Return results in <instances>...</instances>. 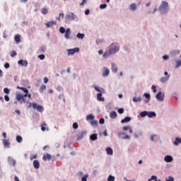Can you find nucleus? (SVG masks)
<instances>
[{"mask_svg": "<svg viewBox=\"0 0 181 181\" xmlns=\"http://www.w3.org/2000/svg\"><path fill=\"white\" fill-rule=\"evenodd\" d=\"M108 51L110 53L115 54V53L119 51V47L118 46V44L115 42L112 43L110 46H109Z\"/></svg>", "mask_w": 181, "mask_h": 181, "instance_id": "f257e3e1", "label": "nucleus"}, {"mask_svg": "<svg viewBox=\"0 0 181 181\" xmlns=\"http://www.w3.org/2000/svg\"><path fill=\"white\" fill-rule=\"evenodd\" d=\"M32 105L33 110H37L38 112H43L45 111V108L42 105H37V103H30V106Z\"/></svg>", "mask_w": 181, "mask_h": 181, "instance_id": "f03ea898", "label": "nucleus"}, {"mask_svg": "<svg viewBox=\"0 0 181 181\" xmlns=\"http://www.w3.org/2000/svg\"><path fill=\"white\" fill-rule=\"evenodd\" d=\"M71 21H74V13H73L66 15L65 17L66 23H69V22H71Z\"/></svg>", "mask_w": 181, "mask_h": 181, "instance_id": "7ed1b4c3", "label": "nucleus"}, {"mask_svg": "<svg viewBox=\"0 0 181 181\" xmlns=\"http://www.w3.org/2000/svg\"><path fill=\"white\" fill-rule=\"evenodd\" d=\"M118 137L120 139H131V137L128 134H127L124 132L119 133L118 134Z\"/></svg>", "mask_w": 181, "mask_h": 181, "instance_id": "20e7f679", "label": "nucleus"}, {"mask_svg": "<svg viewBox=\"0 0 181 181\" xmlns=\"http://www.w3.org/2000/svg\"><path fill=\"white\" fill-rule=\"evenodd\" d=\"M68 52V56H70V54L73 55L74 53H78L80 52V49L78 47L74 48V49H70L67 50Z\"/></svg>", "mask_w": 181, "mask_h": 181, "instance_id": "39448f33", "label": "nucleus"}, {"mask_svg": "<svg viewBox=\"0 0 181 181\" xmlns=\"http://www.w3.org/2000/svg\"><path fill=\"white\" fill-rule=\"evenodd\" d=\"M168 2L166 1H162L160 6V11H165L168 9Z\"/></svg>", "mask_w": 181, "mask_h": 181, "instance_id": "423d86ee", "label": "nucleus"}, {"mask_svg": "<svg viewBox=\"0 0 181 181\" xmlns=\"http://www.w3.org/2000/svg\"><path fill=\"white\" fill-rule=\"evenodd\" d=\"M16 100L20 101L21 103H25V98H23V94L18 93L16 95Z\"/></svg>", "mask_w": 181, "mask_h": 181, "instance_id": "0eeeda50", "label": "nucleus"}, {"mask_svg": "<svg viewBox=\"0 0 181 181\" xmlns=\"http://www.w3.org/2000/svg\"><path fill=\"white\" fill-rule=\"evenodd\" d=\"M156 98L158 101H163V100L165 99V95H163L162 92H159L156 95Z\"/></svg>", "mask_w": 181, "mask_h": 181, "instance_id": "6e6552de", "label": "nucleus"}, {"mask_svg": "<svg viewBox=\"0 0 181 181\" xmlns=\"http://www.w3.org/2000/svg\"><path fill=\"white\" fill-rule=\"evenodd\" d=\"M8 163L9 165H12L13 166H16V160L13 159L12 157H8Z\"/></svg>", "mask_w": 181, "mask_h": 181, "instance_id": "1a4fd4ad", "label": "nucleus"}, {"mask_svg": "<svg viewBox=\"0 0 181 181\" xmlns=\"http://www.w3.org/2000/svg\"><path fill=\"white\" fill-rule=\"evenodd\" d=\"M52 159V155L49 153L44 154L42 157V160L46 162V160H50Z\"/></svg>", "mask_w": 181, "mask_h": 181, "instance_id": "9d476101", "label": "nucleus"}, {"mask_svg": "<svg viewBox=\"0 0 181 181\" xmlns=\"http://www.w3.org/2000/svg\"><path fill=\"white\" fill-rule=\"evenodd\" d=\"M164 160H165V162H167L169 163L172 162V160H173V157H172V156H166L164 158Z\"/></svg>", "mask_w": 181, "mask_h": 181, "instance_id": "9b49d317", "label": "nucleus"}, {"mask_svg": "<svg viewBox=\"0 0 181 181\" xmlns=\"http://www.w3.org/2000/svg\"><path fill=\"white\" fill-rule=\"evenodd\" d=\"M33 166L35 169H39L40 168V163H39V160H35L33 161Z\"/></svg>", "mask_w": 181, "mask_h": 181, "instance_id": "f8f14e48", "label": "nucleus"}, {"mask_svg": "<svg viewBox=\"0 0 181 181\" xmlns=\"http://www.w3.org/2000/svg\"><path fill=\"white\" fill-rule=\"evenodd\" d=\"M112 73H117L118 71V66L115 63H112Z\"/></svg>", "mask_w": 181, "mask_h": 181, "instance_id": "ddd939ff", "label": "nucleus"}, {"mask_svg": "<svg viewBox=\"0 0 181 181\" xmlns=\"http://www.w3.org/2000/svg\"><path fill=\"white\" fill-rule=\"evenodd\" d=\"M71 33V31L70 30V28H67L65 31V37L66 39H70V34Z\"/></svg>", "mask_w": 181, "mask_h": 181, "instance_id": "4468645a", "label": "nucleus"}, {"mask_svg": "<svg viewBox=\"0 0 181 181\" xmlns=\"http://www.w3.org/2000/svg\"><path fill=\"white\" fill-rule=\"evenodd\" d=\"M97 100L98 101H105V99L104 98H103V93H98L97 95Z\"/></svg>", "mask_w": 181, "mask_h": 181, "instance_id": "2eb2a0df", "label": "nucleus"}, {"mask_svg": "<svg viewBox=\"0 0 181 181\" xmlns=\"http://www.w3.org/2000/svg\"><path fill=\"white\" fill-rule=\"evenodd\" d=\"M18 64H21V66H24L25 67L28 66V61H23V60H20L18 61Z\"/></svg>", "mask_w": 181, "mask_h": 181, "instance_id": "dca6fc26", "label": "nucleus"}, {"mask_svg": "<svg viewBox=\"0 0 181 181\" xmlns=\"http://www.w3.org/2000/svg\"><path fill=\"white\" fill-rule=\"evenodd\" d=\"M110 74V69L107 67L105 68V71L103 73V77H107Z\"/></svg>", "mask_w": 181, "mask_h": 181, "instance_id": "f3484780", "label": "nucleus"}, {"mask_svg": "<svg viewBox=\"0 0 181 181\" xmlns=\"http://www.w3.org/2000/svg\"><path fill=\"white\" fill-rule=\"evenodd\" d=\"M98 138V137L97 134H93L92 135L90 136V141H97Z\"/></svg>", "mask_w": 181, "mask_h": 181, "instance_id": "a211bd4d", "label": "nucleus"}, {"mask_svg": "<svg viewBox=\"0 0 181 181\" xmlns=\"http://www.w3.org/2000/svg\"><path fill=\"white\" fill-rule=\"evenodd\" d=\"M111 54H112V53H110V51H106L104 54H103V58L104 59H108V57H110V56H111Z\"/></svg>", "mask_w": 181, "mask_h": 181, "instance_id": "6ab92c4d", "label": "nucleus"}, {"mask_svg": "<svg viewBox=\"0 0 181 181\" xmlns=\"http://www.w3.org/2000/svg\"><path fill=\"white\" fill-rule=\"evenodd\" d=\"M106 152L107 155H112L114 153V151H112V148H111V147L106 148Z\"/></svg>", "mask_w": 181, "mask_h": 181, "instance_id": "aec40b11", "label": "nucleus"}, {"mask_svg": "<svg viewBox=\"0 0 181 181\" xmlns=\"http://www.w3.org/2000/svg\"><path fill=\"white\" fill-rule=\"evenodd\" d=\"M147 117H148V118L156 117V113H155V112H148Z\"/></svg>", "mask_w": 181, "mask_h": 181, "instance_id": "412c9836", "label": "nucleus"}, {"mask_svg": "<svg viewBox=\"0 0 181 181\" xmlns=\"http://www.w3.org/2000/svg\"><path fill=\"white\" fill-rule=\"evenodd\" d=\"M117 117V112L112 111L110 113V117L114 119Z\"/></svg>", "mask_w": 181, "mask_h": 181, "instance_id": "4be33fe9", "label": "nucleus"}, {"mask_svg": "<svg viewBox=\"0 0 181 181\" xmlns=\"http://www.w3.org/2000/svg\"><path fill=\"white\" fill-rule=\"evenodd\" d=\"M168 80H169V76L161 77L160 79V81L161 83H166V81H168Z\"/></svg>", "mask_w": 181, "mask_h": 181, "instance_id": "5701e85b", "label": "nucleus"}, {"mask_svg": "<svg viewBox=\"0 0 181 181\" xmlns=\"http://www.w3.org/2000/svg\"><path fill=\"white\" fill-rule=\"evenodd\" d=\"M53 25H56V22H54V21H51V22H48V23H47L45 24V25H46V27H47V28H51V26H53Z\"/></svg>", "mask_w": 181, "mask_h": 181, "instance_id": "b1692460", "label": "nucleus"}, {"mask_svg": "<svg viewBox=\"0 0 181 181\" xmlns=\"http://www.w3.org/2000/svg\"><path fill=\"white\" fill-rule=\"evenodd\" d=\"M131 121V117H126L124 119L121 120L122 124H124V122H129Z\"/></svg>", "mask_w": 181, "mask_h": 181, "instance_id": "393cba45", "label": "nucleus"}, {"mask_svg": "<svg viewBox=\"0 0 181 181\" xmlns=\"http://www.w3.org/2000/svg\"><path fill=\"white\" fill-rule=\"evenodd\" d=\"M41 13H42V15H47V13H49V10H47V8H43L41 10Z\"/></svg>", "mask_w": 181, "mask_h": 181, "instance_id": "a878e982", "label": "nucleus"}, {"mask_svg": "<svg viewBox=\"0 0 181 181\" xmlns=\"http://www.w3.org/2000/svg\"><path fill=\"white\" fill-rule=\"evenodd\" d=\"M179 144H181V138L177 137L175 139V141H174V145L177 146V145H179Z\"/></svg>", "mask_w": 181, "mask_h": 181, "instance_id": "bb28decb", "label": "nucleus"}, {"mask_svg": "<svg viewBox=\"0 0 181 181\" xmlns=\"http://www.w3.org/2000/svg\"><path fill=\"white\" fill-rule=\"evenodd\" d=\"M90 121H93V119H94V115H87L86 116V120L87 121H90Z\"/></svg>", "mask_w": 181, "mask_h": 181, "instance_id": "cd10ccee", "label": "nucleus"}, {"mask_svg": "<svg viewBox=\"0 0 181 181\" xmlns=\"http://www.w3.org/2000/svg\"><path fill=\"white\" fill-rule=\"evenodd\" d=\"M17 88H18V90H22V91H23V93H29V90H28V88H26L17 86Z\"/></svg>", "mask_w": 181, "mask_h": 181, "instance_id": "c85d7f7f", "label": "nucleus"}, {"mask_svg": "<svg viewBox=\"0 0 181 181\" xmlns=\"http://www.w3.org/2000/svg\"><path fill=\"white\" fill-rule=\"evenodd\" d=\"M14 39L16 43H19L21 42V35L19 34L16 35Z\"/></svg>", "mask_w": 181, "mask_h": 181, "instance_id": "c756f323", "label": "nucleus"}, {"mask_svg": "<svg viewBox=\"0 0 181 181\" xmlns=\"http://www.w3.org/2000/svg\"><path fill=\"white\" fill-rule=\"evenodd\" d=\"M134 103H141L142 101V98H133Z\"/></svg>", "mask_w": 181, "mask_h": 181, "instance_id": "7c9ffc66", "label": "nucleus"}, {"mask_svg": "<svg viewBox=\"0 0 181 181\" xmlns=\"http://www.w3.org/2000/svg\"><path fill=\"white\" fill-rule=\"evenodd\" d=\"M140 116L141 118H144V117H148V112L147 111H144L140 113Z\"/></svg>", "mask_w": 181, "mask_h": 181, "instance_id": "2f4dec72", "label": "nucleus"}, {"mask_svg": "<svg viewBox=\"0 0 181 181\" xmlns=\"http://www.w3.org/2000/svg\"><path fill=\"white\" fill-rule=\"evenodd\" d=\"M131 11H135L136 9V4H132L129 6Z\"/></svg>", "mask_w": 181, "mask_h": 181, "instance_id": "473e14b6", "label": "nucleus"}, {"mask_svg": "<svg viewBox=\"0 0 181 181\" xmlns=\"http://www.w3.org/2000/svg\"><path fill=\"white\" fill-rule=\"evenodd\" d=\"M3 144L4 146H9L11 145V143H9L6 139L3 140Z\"/></svg>", "mask_w": 181, "mask_h": 181, "instance_id": "72a5a7b5", "label": "nucleus"}, {"mask_svg": "<svg viewBox=\"0 0 181 181\" xmlns=\"http://www.w3.org/2000/svg\"><path fill=\"white\" fill-rule=\"evenodd\" d=\"M16 141H17V142H18V144H21V142H22V141H23V139H22V136H21L20 135H18L16 136Z\"/></svg>", "mask_w": 181, "mask_h": 181, "instance_id": "f704fd0d", "label": "nucleus"}, {"mask_svg": "<svg viewBox=\"0 0 181 181\" xmlns=\"http://www.w3.org/2000/svg\"><path fill=\"white\" fill-rule=\"evenodd\" d=\"M144 97H146V98L148 99V100L146 101L145 103H149V100H151V95L148 94V93H145V94H144Z\"/></svg>", "mask_w": 181, "mask_h": 181, "instance_id": "c9c22d12", "label": "nucleus"}, {"mask_svg": "<svg viewBox=\"0 0 181 181\" xmlns=\"http://www.w3.org/2000/svg\"><path fill=\"white\" fill-rule=\"evenodd\" d=\"M84 36H85L84 34H81V33H78L76 35V37H78V39L83 40V39H84Z\"/></svg>", "mask_w": 181, "mask_h": 181, "instance_id": "e433bc0d", "label": "nucleus"}, {"mask_svg": "<svg viewBox=\"0 0 181 181\" xmlns=\"http://www.w3.org/2000/svg\"><path fill=\"white\" fill-rule=\"evenodd\" d=\"M46 90V85H42L40 88V93H43Z\"/></svg>", "mask_w": 181, "mask_h": 181, "instance_id": "4c0bfd02", "label": "nucleus"}, {"mask_svg": "<svg viewBox=\"0 0 181 181\" xmlns=\"http://www.w3.org/2000/svg\"><path fill=\"white\" fill-rule=\"evenodd\" d=\"M115 177L112 175H110L107 178V181H115Z\"/></svg>", "mask_w": 181, "mask_h": 181, "instance_id": "58836bf2", "label": "nucleus"}, {"mask_svg": "<svg viewBox=\"0 0 181 181\" xmlns=\"http://www.w3.org/2000/svg\"><path fill=\"white\" fill-rule=\"evenodd\" d=\"M47 124H46V123H45V122H43V124H41V129H42V131H46V127H46Z\"/></svg>", "mask_w": 181, "mask_h": 181, "instance_id": "ea45409f", "label": "nucleus"}, {"mask_svg": "<svg viewBox=\"0 0 181 181\" xmlns=\"http://www.w3.org/2000/svg\"><path fill=\"white\" fill-rule=\"evenodd\" d=\"M90 124L93 127H97V121L96 120H91Z\"/></svg>", "mask_w": 181, "mask_h": 181, "instance_id": "a19ab883", "label": "nucleus"}, {"mask_svg": "<svg viewBox=\"0 0 181 181\" xmlns=\"http://www.w3.org/2000/svg\"><path fill=\"white\" fill-rule=\"evenodd\" d=\"M59 32H60V33H65L66 29L64 28V27H61L59 28Z\"/></svg>", "mask_w": 181, "mask_h": 181, "instance_id": "79ce46f5", "label": "nucleus"}, {"mask_svg": "<svg viewBox=\"0 0 181 181\" xmlns=\"http://www.w3.org/2000/svg\"><path fill=\"white\" fill-rule=\"evenodd\" d=\"M181 66V60H178L176 62V69H177V67H180Z\"/></svg>", "mask_w": 181, "mask_h": 181, "instance_id": "37998d69", "label": "nucleus"}, {"mask_svg": "<svg viewBox=\"0 0 181 181\" xmlns=\"http://www.w3.org/2000/svg\"><path fill=\"white\" fill-rule=\"evenodd\" d=\"M105 8H107V4H103L100 5V9H105Z\"/></svg>", "mask_w": 181, "mask_h": 181, "instance_id": "c03bdc74", "label": "nucleus"}, {"mask_svg": "<svg viewBox=\"0 0 181 181\" xmlns=\"http://www.w3.org/2000/svg\"><path fill=\"white\" fill-rule=\"evenodd\" d=\"M40 51L42 52V53H45V52H46V46H42L40 47Z\"/></svg>", "mask_w": 181, "mask_h": 181, "instance_id": "a18cd8bd", "label": "nucleus"}, {"mask_svg": "<svg viewBox=\"0 0 181 181\" xmlns=\"http://www.w3.org/2000/svg\"><path fill=\"white\" fill-rule=\"evenodd\" d=\"M73 128L74 129H77V128H78V124H77V122H74L73 124Z\"/></svg>", "mask_w": 181, "mask_h": 181, "instance_id": "49530a36", "label": "nucleus"}, {"mask_svg": "<svg viewBox=\"0 0 181 181\" xmlns=\"http://www.w3.org/2000/svg\"><path fill=\"white\" fill-rule=\"evenodd\" d=\"M128 129H131V126H124L123 127V131H128Z\"/></svg>", "mask_w": 181, "mask_h": 181, "instance_id": "de8ad7c7", "label": "nucleus"}, {"mask_svg": "<svg viewBox=\"0 0 181 181\" xmlns=\"http://www.w3.org/2000/svg\"><path fill=\"white\" fill-rule=\"evenodd\" d=\"M45 54L38 55V59H40V60H45Z\"/></svg>", "mask_w": 181, "mask_h": 181, "instance_id": "09e8293b", "label": "nucleus"}, {"mask_svg": "<svg viewBox=\"0 0 181 181\" xmlns=\"http://www.w3.org/2000/svg\"><path fill=\"white\" fill-rule=\"evenodd\" d=\"M37 154H35L34 156H30V160H33V159H37Z\"/></svg>", "mask_w": 181, "mask_h": 181, "instance_id": "8fccbe9b", "label": "nucleus"}, {"mask_svg": "<svg viewBox=\"0 0 181 181\" xmlns=\"http://www.w3.org/2000/svg\"><path fill=\"white\" fill-rule=\"evenodd\" d=\"M87 177H88V174H86L84 177H83L81 181H87Z\"/></svg>", "mask_w": 181, "mask_h": 181, "instance_id": "3c124183", "label": "nucleus"}, {"mask_svg": "<svg viewBox=\"0 0 181 181\" xmlns=\"http://www.w3.org/2000/svg\"><path fill=\"white\" fill-rule=\"evenodd\" d=\"M4 92L5 93V94H9L10 90L8 88H5L4 89Z\"/></svg>", "mask_w": 181, "mask_h": 181, "instance_id": "603ef678", "label": "nucleus"}, {"mask_svg": "<svg viewBox=\"0 0 181 181\" xmlns=\"http://www.w3.org/2000/svg\"><path fill=\"white\" fill-rule=\"evenodd\" d=\"M117 112H119V114H124V108L118 109Z\"/></svg>", "mask_w": 181, "mask_h": 181, "instance_id": "864d4df0", "label": "nucleus"}, {"mask_svg": "<svg viewBox=\"0 0 181 181\" xmlns=\"http://www.w3.org/2000/svg\"><path fill=\"white\" fill-rule=\"evenodd\" d=\"M16 54H17L16 51H12L11 56V57H15Z\"/></svg>", "mask_w": 181, "mask_h": 181, "instance_id": "5fc2aeb1", "label": "nucleus"}, {"mask_svg": "<svg viewBox=\"0 0 181 181\" xmlns=\"http://www.w3.org/2000/svg\"><path fill=\"white\" fill-rule=\"evenodd\" d=\"M104 122H105L104 118H100L99 120V124H104Z\"/></svg>", "mask_w": 181, "mask_h": 181, "instance_id": "6e6d98bb", "label": "nucleus"}, {"mask_svg": "<svg viewBox=\"0 0 181 181\" xmlns=\"http://www.w3.org/2000/svg\"><path fill=\"white\" fill-rule=\"evenodd\" d=\"M151 88H152V90H153V93H156V86H152V87H151Z\"/></svg>", "mask_w": 181, "mask_h": 181, "instance_id": "4d7b16f0", "label": "nucleus"}, {"mask_svg": "<svg viewBox=\"0 0 181 181\" xmlns=\"http://www.w3.org/2000/svg\"><path fill=\"white\" fill-rule=\"evenodd\" d=\"M10 66H11L9 65V63H6V64H4L5 69H9Z\"/></svg>", "mask_w": 181, "mask_h": 181, "instance_id": "13d9d810", "label": "nucleus"}, {"mask_svg": "<svg viewBox=\"0 0 181 181\" xmlns=\"http://www.w3.org/2000/svg\"><path fill=\"white\" fill-rule=\"evenodd\" d=\"M4 100H6V101H9V96H8V95H6L5 96H4Z\"/></svg>", "mask_w": 181, "mask_h": 181, "instance_id": "bf43d9fd", "label": "nucleus"}, {"mask_svg": "<svg viewBox=\"0 0 181 181\" xmlns=\"http://www.w3.org/2000/svg\"><path fill=\"white\" fill-rule=\"evenodd\" d=\"M85 15H90V9H86L85 11Z\"/></svg>", "mask_w": 181, "mask_h": 181, "instance_id": "052dcab7", "label": "nucleus"}, {"mask_svg": "<svg viewBox=\"0 0 181 181\" xmlns=\"http://www.w3.org/2000/svg\"><path fill=\"white\" fill-rule=\"evenodd\" d=\"M156 179H158V177H157L156 175L151 176V180H155V181H156Z\"/></svg>", "mask_w": 181, "mask_h": 181, "instance_id": "680f3d73", "label": "nucleus"}, {"mask_svg": "<svg viewBox=\"0 0 181 181\" xmlns=\"http://www.w3.org/2000/svg\"><path fill=\"white\" fill-rule=\"evenodd\" d=\"M166 181H175V180L173 179V177H169L168 180H166Z\"/></svg>", "mask_w": 181, "mask_h": 181, "instance_id": "e2e57ef3", "label": "nucleus"}, {"mask_svg": "<svg viewBox=\"0 0 181 181\" xmlns=\"http://www.w3.org/2000/svg\"><path fill=\"white\" fill-rule=\"evenodd\" d=\"M49 81V78L47 77L44 78V83L47 84V83Z\"/></svg>", "mask_w": 181, "mask_h": 181, "instance_id": "0e129e2a", "label": "nucleus"}, {"mask_svg": "<svg viewBox=\"0 0 181 181\" xmlns=\"http://www.w3.org/2000/svg\"><path fill=\"white\" fill-rule=\"evenodd\" d=\"M157 137H158V136H157L156 135L151 136V140L153 141H155L154 138H157Z\"/></svg>", "mask_w": 181, "mask_h": 181, "instance_id": "69168bd1", "label": "nucleus"}, {"mask_svg": "<svg viewBox=\"0 0 181 181\" xmlns=\"http://www.w3.org/2000/svg\"><path fill=\"white\" fill-rule=\"evenodd\" d=\"M94 88H95V91H98V93H101V90L98 87L95 86Z\"/></svg>", "mask_w": 181, "mask_h": 181, "instance_id": "338daca9", "label": "nucleus"}, {"mask_svg": "<svg viewBox=\"0 0 181 181\" xmlns=\"http://www.w3.org/2000/svg\"><path fill=\"white\" fill-rule=\"evenodd\" d=\"M163 59L164 60H168V59H169V56H168V55H164V56L163 57Z\"/></svg>", "mask_w": 181, "mask_h": 181, "instance_id": "774afa93", "label": "nucleus"}]
</instances>
